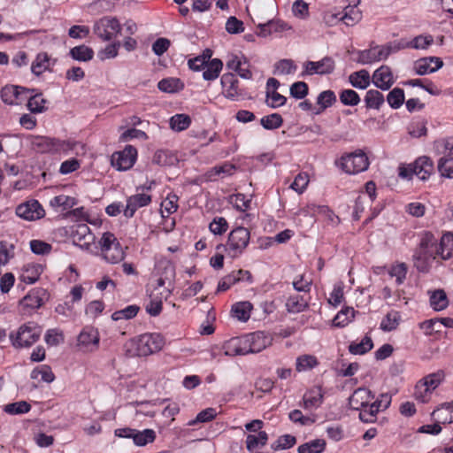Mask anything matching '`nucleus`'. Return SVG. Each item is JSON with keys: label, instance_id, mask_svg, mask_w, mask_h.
Segmentation results:
<instances>
[{"label": "nucleus", "instance_id": "5701e85b", "mask_svg": "<svg viewBox=\"0 0 453 453\" xmlns=\"http://www.w3.org/2000/svg\"><path fill=\"white\" fill-rule=\"evenodd\" d=\"M240 274H247V281H251L252 275L250 271L240 269L234 271L231 273L223 277L218 284L217 292H224L230 288V287L237 282L242 281L243 277H240Z\"/></svg>", "mask_w": 453, "mask_h": 453}, {"label": "nucleus", "instance_id": "9b49d317", "mask_svg": "<svg viewBox=\"0 0 453 453\" xmlns=\"http://www.w3.org/2000/svg\"><path fill=\"white\" fill-rule=\"evenodd\" d=\"M45 295V289L42 288H33L19 301V306L25 312L39 309L43 304V296Z\"/></svg>", "mask_w": 453, "mask_h": 453}, {"label": "nucleus", "instance_id": "69168bd1", "mask_svg": "<svg viewBox=\"0 0 453 453\" xmlns=\"http://www.w3.org/2000/svg\"><path fill=\"white\" fill-rule=\"evenodd\" d=\"M407 265L405 263H399L396 265H393L389 271L391 277H395V282L397 285L403 283L407 274Z\"/></svg>", "mask_w": 453, "mask_h": 453}, {"label": "nucleus", "instance_id": "412c9836", "mask_svg": "<svg viewBox=\"0 0 453 453\" xmlns=\"http://www.w3.org/2000/svg\"><path fill=\"white\" fill-rule=\"evenodd\" d=\"M99 340L100 338L97 329L91 326L84 327L77 339L78 344L85 348L87 350H93L94 349H96L99 344Z\"/></svg>", "mask_w": 453, "mask_h": 453}, {"label": "nucleus", "instance_id": "e2e57ef3", "mask_svg": "<svg viewBox=\"0 0 453 453\" xmlns=\"http://www.w3.org/2000/svg\"><path fill=\"white\" fill-rule=\"evenodd\" d=\"M399 319L397 312L388 313L385 318L382 319L380 325V328L384 332H390L396 329L399 324Z\"/></svg>", "mask_w": 453, "mask_h": 453}, {"label": "nucleus", "instance_id": "423d86ee", "mask_svg": "<svg viewBox=\"0 0 453 453\" xmlns=\"http://www.w3.org/2000/svg\"><path fill=\"white\" fill-rule=\"evenodd\" d=\"M93 31L103 41H111L121 34V26L115 17H103L95 23Z\"/></svg>", "mask_w": 453, "mask_h": 453}, {"label": "nucleus", "instance_id": "13d9d810", "mask_svg": "<svg viewBox=\"0 0 453 453\" xmlns=\"http://www.w3.org/2000/svg\"><path fill=\"white\" fill-rule=\"evenodd\" d=\"M296 443V438L291 434L280 436L276 441L272 443L271 449L274 451L284 450L292 448Z\"/></svg>", "mask_w": 453, "mask_h": 453}, {"label": "nucleus", "instance_id": "0eeeda50", "mask_svg": "<svg viewBox=\"0 0 453 453\" xmlns=\"http://www.w3.org/2000/svg\"><path fill=\"white\" fill-rule=\"evenodd\" d=\"M165 345L164 337L160 334H144L139 337L138 351L141 356H148L160 351Z\"/></svg>", "mask_w": 453, "mask_h": 453}, {"label": "nucleus", "instance_id": "0e129e2a", "mask_svg": "<svg viewBox=\"0 0 453 453\" xmlns=\"http://www.w3.org/2000/svg\"><path fill=\"white\" fill-rule=\"evenodd\" d=\"M132 139H140L146 141L149 139V136L144 131L136 129L134 127L126 130L119 136V142H125Z\"/></svg>", "mask_w": 453, "mask_h": 453}, {"label": "nucleus", "instance_id": "c03bdc74", "mask_svg": "<svg viewBox=\"0 0 453 453\" xmlns=\"http://www.w3.org/2000/svg\"><path fill=\"white\" fill-rule=\"evenodd\" d=\"M156 432L153 429H144L143 431H139L136 429L133 442L134 445L138 447H143L148 443H151L156 440Z\"/></svg>", "mask_w": 453, "mask_h": 453}, {"label": "nucleus", "instance_id": "6e6d98bb", "mask_svg": "<svg viewBox=\"0 0 453 453\" xmlns=\"http://www.w3.org/2000/svg\"><path fill=\"white\" fill-rule=\"evenodd\" d=\"M260 124L266 130H274L282 126L283 118L280 113H272L264 116L260 119Z\"/></svg>", "mask_w": 453, "mask_h": 453}, {"label": "nucleus", "instance_id": "2f4dec72", "mask_svg": "<svg viewBox=\"0 0 453 453\" xmlns=\"http://www.w3.org/2000/svg\"><path fill=\"white\" fill-rule=\"evenodd\" d=\"M432 254L429 251L417 250L413 254L414 266L419 273H428L430 269V257Z\"/></svg>", "mask_w": 453, "mask_h": 453}, {"label": "nucleus", "instance_id": "052dcab7", "mask_svg": "<svg viewBox=\"0 0 453 453\" xmlns=\"http://www.w3.org/2000/svg\"><path fill=\"white\" fill-rule=\"evenodd\" d=\"M289 93L295 99H303L309 94L308 84L304 81H296L290 86Z\"/></svg>", "mask_w": 453, "mask_h": 453}, {"label": "nucleus", "instance_id": "72a5a7b5", "mask_svg": "<svg viewBox=\"0 0 453 453\" xmlns=\"http://www.w3.org/2000/svg\"><path fill=\"white\" fill-rule=\"evenodd\" d=\"M178 161L177 157L170 150H158L155 152L152 163L161 166L174 165Z\"/></svg>", "mask_w": 453, "mask_h": 453}, {"label": "nucleus", "instance_id": "09e8293b", "mask_svg": "<svg viewBox=\"0 0 453 453\" xmlns=\"http://www.w3.org/2000/svg\"><path fill=\"white\" fill-rule=\"evenodd\" d=\"M39 375H41V380L47 383H51L55 380L51 367L48 365H42L33 369L30 377L33 380H36Z\"/></svg>", "mask_w": 453, "mask_h": 453}, {"label": "nucleus", "instance_id": "774afa93", "mask_svg": "<svg viewBox=\"0 0 453 453\" xmlns=\"http://www.w3.org/2000/svg\"><path fill=\"white\" fill-rule=\"evenodd\" d=\"M226 30L230 35H238L244 31V25L241 19L231 16L226 19Z\"/></svg>", "mask_w": 453, "mask_h": 453}, {"label": "nucleus", "instance_id": "2eb2a0df", "mask_svg": "<svg viewBox=\"0 0 453 453\" xmlns=\"http://www.w3.org/2000/svg\"><path fill=\"white\" fill-rule=\"evenodd\" d=\"M220 82L226 98L235 101L243 96L242 90L238 88L239 81L235 74L232 73H224L221 76Z\"/></svg>", "mask_w": 453, "mask_h": 453}, {"label": "nucleus", "instance_id": "37998d69", "mask_svg": "<svg viewBox=\"0 0 453 453\" xmlns=\"http://www.w3.org/2000/svg\"><path fill=\"white\" fill-rule=\"evenodd\" d=\"M430 305L436 311H441L448 307L449 300L443 289H437L432 293Z\"/></svg>", "mask_w": 453, "mask_h": 453}, {"label": "nucleus", "instance_id": "ddd939ff", "mask_svg": "<svg viewBox=\"0 0 453 453\" xmlns=\"http://www.w3.org/2000/svg\"><path fill=\"white\" fill-rule=\"evenodd\" d=\"M372 82L377 88L383 91L388 90L395 83L391 68L388 65H381L376 69L372 73Z\"/></svg>", "mask_w": 453, "mask_h": 453}, {"label": "nucleus", "instance_id": "de8ad7c7", "mask_svg": "<svg viewBox=\"0 0 453 453\" xmlns=\"http://www.w3.org/2000/svg\"><path fill=\"white\" fill-rule=\"evenodd\" d=\"M326 441L323 439H315L300 445L297 449L298 453H322L326 449Z\"/></svg>", "mask_w": 453, "mask_h": 453}, {"label": "nucleus", "instance_id": "6e6552de", "mask_svg": "<svg viewBox=\"0 0 453 453\" xmlns=\"http://www.w3.org/2000/svg\"><path fill=\"white\" fill-rule=\"evenodd\" d=\"M137 158V150L133 145H127L123 150L115 152L111 157V164L118 171L131 169Z\"/></svg>", "mask_w": 453, "mask_h": 453}, {"label": "nucleus", "instance_id": "8fccbe9b", "mask_svg": "<svg viewBox=\"0 0 453 453\" xmlns=\"http://www.w3.org/2000/svg\"><path fill=\"white\" fill-rule=\"evenodd\" d=\"M78 203V200L75 197L59 195L54 196L50 201V205L51 207H62L63 211H66L68 209H72Z\"/></svg>", "mask_w": 453, "mask_h": 453}, {"label": "nucleus", "instance_id": "864d4df0", "mask_svg": "<svg viewBox=\"0 0 453 453\" xmlns=\"http://www.w3.org/2000/svg\"><path fill=\"white\" fill-rule=\"evenodd\" d=\"M437 170L441 177L453 179V157H441L438 160Z\"/></svg>", "mask_w": 453, "mask_h": 453}, {"label": "nucleus", "instance_id": "bf43d9fd", "mask_svg": "<svg viewBox=\"0 0 453 453\" xmlns=\"http://www.w3.org/2000/svg\"><path fill=\"white\" fill-rule=\"evenodd\" d=\"M319 364L316 357L311 355H303L296 359V370L298 372L307 371L314 368Z\"/></svg>", "mask_w": 453, "mask_h": 453}, {"label": "nucleus", "instance_id": "39448f33", "mask_svg": "<svg viewBox=\"0 0 453 453\" xmlns=\"http://www.w3.org/2000/svg\"><path fill=\"white\" fill-rule=\"evenodd\" d=\"M104 257L111 264H116L124 259V252L115 235L111 232L103 234L99 241Z\"/></svg>", "mask_w": 453, "mask_h": 453}, {"label": "nucleus", "instance_id": "c756f323", "mask_svg": "<svg viewBox=\"0 0 453 453\" xmlns=\"http://www.w3.org/2000/svg\"><path fill=\"white\" fill-rule=\"evenodd\" d=\"M337 101L335 93L331 90H324L321 93L319 94L317 97V104L319 106V108L316 111V114H320L323 112L326 109L331 107L334 105Z\"/></svg>", "mask_w": 453, "mask_h": 453}, {"label": "nucleus", "instance_id": "a19ab883", "mask_svg": "<svg viewBox=\"0 0 453 453\" xmlns=\"http://www.w3.org/2000/svg\"><path fill=\"white\" fill-rule=\"evenodd\" d=\"M268 441V434L265 431H259L257 435L248 434L246 437V448L250 452L265 446Z\"/></svg>", "mask_w": 453, "mask_h": 453}, {"label": "nucleus", "instance_id": "f8f14e48", "mask_svg": "<svg viewBox=\"0 0 453 453\" xmlns=\"http://www.w3.org/2000/svg\"><path fill=\"white\" fill-rule=\"evenodd\" d=\"M335 69V62L331 57H324L321 60L307 61L305 64V73L309 75L319 74L326 75L334 73Z\"/></svg>", "mask_w": 453, "mask_h": 453}, {"label": "nucleus", "instance_id": "aec40b11", "mask_svg": "<svg viewBox=\"0 0 453 453\" xmlns=\"http://www.w3.org/2000/svg\"><path fill=\"white\" fill-rule=\"evenodd\" d=\"M36 88H27L21 86H5L1 90V98L3 102L9 105L18 104V99L24 93H34Z\"/></svg>", "mask_w": 453, "mask_h": 453}, {"label": "nucleus", "instance_id": "ea45409f", "mask_svg": "<svg viewBox=\"0 0 453 453\" xmlns=\"http://www.w3.org/2000/svg\"><path fill=\"white\" fill-rule=\"evenodd\" d=\"M373 348L372 338L365 335L359 343L352 342L349 347V352L352 355H365Z\"/></svg>", "mask_w": 453, "mask_h": 453}, {"label": "nucleus", "instance_id": "603ef678", "mask_svg": "<svg viewBox=\"0 0 453 453\" xmlns=\"http://www.w3.org/2000/svg\"><path fill=\"white\" fill-rule=\"evenodd\" d=\"M339 98L344 106H357L361 101L357 92L351 88L341 90Z\"/></svg>", "mask_w": 453, "mask_h": 453}, {"label": "nucleus", "instance_id": "20e7f679", "mask_svg": "<svg viewBox=\"0 0 453 453\" xmlns=\"http://www.w3.org/2000/svg\"><path fill=\"white\" fill-rule=\"evenodd\" d=\"M32 147L39 153H59L73 150L74 143L49 136H35L32 141Z\"/></svg>", "mask_w": 453, "mask_h": 453}, {"label": "nucleus", "instance_id": "f704fd0d", "mask_svg": "<svg viewBox=\"0 0 453 453\" xmlns=\"http://www.w3.org/2000/svg\"><path fill=\"white\" fill-rule=\"evenodd\" d=\"M42 272L43 268L42 265H27L25 267L24 273L20 276V280L27 284H34L39 280Z\"/></svg>", "mask_w": 453, "mask_h": 453}, {"label": "nucleus", "instance_id": "c9c22d12", "mask_svg": "<svg viewBox=\"0 0 453 453\" xmlns=\"http://www.w3.org/2000/svg\"><path fill=\"white\" fill-rule=\"evenodd\" d=\"M94 50L92 48L84 44L75 46L69 51L71 58L76 61L88 62L94 58Z\"/></svg>", "mask_w": 453, "mask_h": 453}, {"label": "nucleus", "instance_id": "c85d7f7f", "mask_svg": "<svg viewBox=\"0 0 453 453\" xmlns=\"http://www.w3.org/2000/svg\"><path fill=\"white\" fill-rule=\"evenodd\" d=\"M184 87V82L179 78H164L157 83L160 91L169 94L180 92Z\"/></svg>", "mask_w": 453, "mask_h": 453}, {"label": "nucleus", "instance_id": "f03ea898", "mask_svg": "<svg viewBox=\"0 0 453 453\" xmlns=\"http://www.w3.org/2000/svg\"><path fill=\"white\" fill-rule=\"evenodd\" d=\"M41 333L40 326L34 322H28L20 326L16 334L12 332L10 340L16 349L28 348L39 340Z\"/></svg>", "mask_w": 453, "mask_h": 453}, {"label": "nucleus", "instance_id": "f3484780", "mask_svg": "<svg viewBox=\"0 0 453 453\" xmlns=\"http://www.w3.org/2000/svg\"><path fill=\"white\" fill-rule=\"evenodd\" d=\"M249 339L250 354L259 353L272 344L273 338L263 331H256L247 334Z\"/></svg>", "mask_w": 453, "mask_h": 453}, {"label": "nucleus", "instance_id": "bb28decb", "mask_svg": "<svg viewBox=\"0 0 453 453\" xmlns=\"http://www.w3.org/2000/svg\"><path fill=\"white\" fill-rule=\"evenodd\" d=\"M349 82L353 88L362 90L366 89L372 83L369 72L365 69L350 73Z\"/></svg>", "mask_w": 453, "mask_h": 453}, {"label": "nucleus", "instance_id": "4c0bfd02", "mask_svg": "<svg viewBox=\"0 0 453 453\" xmlns=\"http://www.w3.org/2000/svg\"><path fill=\"white\" fill-rule=\"evenodd\" d=\"M356 311L354 308L346 306L342 308L334 318L333 324L337 327H344L355 318Z\"/></svg>", "mask_w": 453, "mask_h": 453}, {"label": "nucleus", "instance_id": "6ab92c4d", "mask_svg": "<svg viewBox=\"0 0 453 453\" xmlns=\"http://www.w3.org/2000/svg\"><path fill=\"white\" fill-rule=\"evenodd\" d=\"M151 203V196L146 194H136L127 197V205L124 210V216L127 219L133 218L137 209L149 205Z\"/></svg>", "mask_w": 453, "mask_h": 453}, {"label": "nucleus", "instance_id": "a878e982", "mask_svg": "<svg viewBox=\"0 0 453 453\" xmlns=\"http://www.w3.org/2000/svg\"><path fill=\"white\" fill-rule=\"evenodd\" d=\"M303 407L310 409L319 407L324 401V393L321 386H317L308 390L303 395Z\"/></svg>", "mask_w": 453, "mask_h": 453}, {"label": "nucleus", "instance_id": "4be33fe9", "mask_svg": "<svg viewBox=\"0 0 453 453\" xmlns=\"http://www.w3.org/2000/svg\"><path fill=\"white\" fill-rule=\"evenodd\" d=\"M360 0H350V4L344 8L342 12L334 15L335 19L342 20L347 26H354L362 19V13L356 9Z\"/></svg>", "mask_w": 453, "mask_h": 453}, {"label": "nucleus", "instance_id": "473e14b6", "mask_svg": "<svg viewBox=\"0 0 453 453\" xmlns=\"http://www.w3.org/2000/svg\"><path fill=\"white\" fill-rule=\"evenodd\" d=\"M453 250V234L446 233L441 238L439 247L436 253L441 257L442 259L447 260L450 258Z\"/></svg>", "mask_w": 453, "mask_h": 453}, {"label": "nucleus", "instance_id": "b1692460", "mask_svg": "<svg viewBox=\"0 0 453 453\" xmlns=\"http://www.w3.org/2000/svg\"><path fill=\"white\" fill-rule=\"evenodd\" d=\"M412 166L417 168L415 175L421 180H426L434 171V162L427 156L418 157L412 163Z\"/></svg>", "mask_w": 453, "mask_h": 453}, {"label": "nucleus", "instance_id": "cd10ccee", "mask_svg": "<svg viewBox=\"0 0 453 453\" xmlns=\"http://www.w3.org/2000/svg\"><path fill=\"white\" fill-rule=\"evenodd\" d=\"M365 106L367 110L379 111L385 103L384 96L377 89H369L364 98Z\"/></svg>", "mask_w": 453, "mask_h": 453}, {"label": "nucleus", "instance_id": "393cba45", "mask_svg": "<svg viewBox=\"0 0 453 453\" xmlns=\"http://www.w3.org/2000/svg\"><path fill=\"white\" fill-rule=\"evenodd\" d=\"M26 95L27 93H25ZM27 109L32 113H42L48 110L46 104L49 103L47 99L43 98L42 91L36 88L34 93H28Z\"/></svg>", "mask_w": 453, "mask_h": 453}, {"label": "nucleus", "instance_id": "f257e3e1", "mask_svg": "<svg viewBox=\"0 0 453 453\" xmlns=\"http://www.w3.org/2000/svg\"><path fill=\"white\" fill-rule=\"evenodd\" d=\"M250 239V231L244 226H237L229 233L226 244H219L216 250H223L234 258L247 248Z\"/></svg>", "mask_w": 453, "mask_h": 453}, {"label": "nucleus", "instance_id": "49530a36", "mask_svg": "<svg viewBox=\"0 0 453 453\" xmlns=\"http://www.w3.org/2000/svg\"><path fill=\"white\" fill-rule=\"evenodd\" d=\"M434 43V36L432 35H419L412 40L407 41L408 49L426 50Z\"/></svg>", "mask_w": 453, "mask_h": 453}, {"label": "nucleus", "instance_id": "5fc2aeb1", "mask_svg": "<svg viewBox=\"0 0 453 453\" xmlns=\"http://www.w3.org/2000/svg\"><path fill=\"white\" fill-rule=\"evenodd\" d=\"M31 405L27 401H19L4 405V411L10 415H21L29 412Z\"/></svg>", "mask_w": 453, "mask_h": 453}, {"label": "nucleus", "instance_id": "4d7b16f0", "mask_svg": "<svg viewBox=\"0 0 453 453\" xmlns=\"http://www.w3.org/2000/svg\"><path fill=\"white\" fill-rule=\"evenodd\" d=\"M404 91L400 88H394L387 96V101L392 109H399L404 103Z\"/></svg>", "mask_w": 453, "mask_h": 453}, {"label": "nucleus", "instance_id": "7c9ffc66", "mask_svg": "<svg viewBox=\"0 0 453 453\" xmlns=\"http://www.w3.org/2000/svg\"><path fill=\"white\" fill-rule=\"evenodd\" d=\"M223 62L219 58H213L204 66V71L203 73V78L205 81H214L216 80L222 71Z\"/></svg>", "mask_w": 453, "mask_h": 453}, {"label": "nucleus", "instance_id": "1a4fd4ad", "mask_svg": "<svg viewBox=\"0 0 453 453\" xmlns=\"http://www.w3.org/2000/svg\"><path fill=\"white\" fill-rule=\"evenodd\" d=\"M249 339L247 334L233 337L226 341L224 345V353L228 357L234 356H246L250 354V349H249Z\"/></svg>", "mask_w": 453, "mask_h": 453}, {"label": "nucleus", "instance_id": "7ed1b4c3", "mask_svg": "<svg viewBox=\"0 0 453 453\" xmlns=\"http://www.w3.org/2000/svg\"><path fill=\"white\" fill-rule=\"evenodd\" d=\"M335 164L344 173L357 174L366 171L370 163L366 154L361 150H357L350 154L342 156Z\"/></svg>", "mask_w": 453, "mask_h": 453}, {"label": "nucleus", "instance_id": "79ce46f5", "mask_svg": "<svg viewBox=\"0 0 453 453\" xmlns=\"http://www.w3.org/2000/svg\"><path fill=\"white\" fill-rule=\"evenodd\" d=\"M191 118L185 113H178L171 117L169 124L170 127L177 132L188 129L191 125Z\"/></svg>", "mask_w": 453, "mask_h": 453}, {"label": "nucleus", "instance_id": "9d476101", "mask_svg": "<svg viewBox=\"0 0 453 453\" xmlns=\"http://www.w3.org/2000/svg\"><path fill=\"white\" fill-rule=\"evenodd\" d=\"M16 214L26 220H35L44 216V210L37 200H32L18 205Z\"/></svg>", "mask_w": 453, "mask_h": 453}, {"label": "nucleus", "instance_id": "4468645a", "mask_svg": "<svg viewBox=\"0 0 453 453\" xmlns=\"http://www.w3.org/2000/svg\"><path fill=\"white\" fill-rule=\"evenodd\" d=\"M443 66V61L439 57L420 58L414 63V71L418 75L423 76L433 73Z\"/></svg>", "mask_w": 453, "mask_h": 453}, {"label": "nucleus", "instance_id": "338daca9", "mask_svg": "<svg viewBox=\"0 0 453 453\" xmlns=\"http://www.w3.org/2000/svg\"><path fill=\"white\" fill-rule=\"evenodd\" d=\"M227 228L228 223L223 217L214 218L209 225L210 231L216 235H221L227 230Z\"/></svg>", "mask_w": 453, "mask_h": 453}, {"label": "nucleus", "instance_id": "e433bc0d", "mask_svg": "<svg viewBox=\"0 0 453 453\" xmlns=\"http://www.w3.org/2000/svg\"><path fill=\"white\" fill-rule=\"evenodd\" d=\"M309 308V303L302 296H290L286 302V309L289 313H299Z\"/></svg>", "mask_w": 453, "mask_h": 453}, {"label": "nucleus", "instance_id": "a211bd4d", "mask_svg": "<svg viewBox=\"0 0 453 453\" xmlns=\"http://www.w3.org/2000/svg\"><path fill=\"white\" fill-rule=\"evenodd\" d=\"M57 63L47 52H39L31 64V73L40 77L44 72H52V66Z\"/></svg>", "mask_w": 453, "mask_h": 453}, {"label": "nucleus", "instance_id": "dca6fc26", "mask_svg": "<svg viewBox=\"0 0 453 453\" xmlns=\"http://www.w3.org/2000/svg\"><path fill=\"white\" fill-rule=\"evenodd\" d=\"M375 399V395L366 388H358L348 399L349 408L350 410H359L366 408L367 403Z\"/></svg>", "mask_w": 453, "mask_h": 453}, {"label": "nucleus", "instance_id": "3c124183", "mask_svg": "<svg viewBox=\"0 0 453 453\" xmlns=\"http://www.w3.org/2000/svg\"><path fill=\"white\" fill-rule=\"evenodd\" d=\"M139 311H140V306H138L136 304H131L122 310L114 311L111 314V319L114 321H119L121 319L128 320V319H134L137 315Z\"/></svg>", "mask_w": 453, "mask_h": 453}, {"label": "nucleus", "instance_id": "680f3d73", "mask_svg": "<svg viewBox=\"0 0 453 453\" xmlns=\"http://www.w3.org/2000/svg\"><path fill=\"white\" fill-rule=\"evenodd\" d=\"M288 418L301 426H311L316 422L315 417H309L303 415L302 411L298 409L291 411L288 414Z\"/></svg>", "mask_w": 453, "mask_h": 453}, {"label": "nucleus", "instance_id": "a18cd8bd", "mask_svg": "<svg viewBox=\"0 0 453 453\" xmlns=\"http://www.w3.org/2000/svg\"><path fill=\"white\" fill-rule=\"evenodd\" d=\"M445 372L442 370H438L436 372H433L426 376L423 380L422 387H425V392L431 393L432 390L435 389L441 382L444 380Z\"/></svg>", "mask_w": 453, "mask_h": 453}, {"label": "nucleus", "instance_id": "58836bf2", "mask_svg": "<svg viewBox=\"0 0 453 453\" xmlns=\"http://www.w3.org/2000/svg\"><path fill=\"white\" fill-rule=\"evenodd\" d=\"M251 309L252 304L250 302H239L232 306L231 312L238 320L246 322L250 319Z\"/></svg>", "mask_w": 453, "mask_h": 453}]
</instances>
